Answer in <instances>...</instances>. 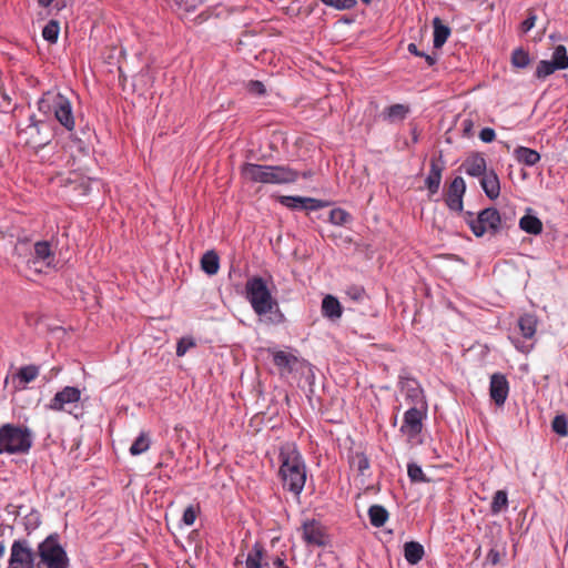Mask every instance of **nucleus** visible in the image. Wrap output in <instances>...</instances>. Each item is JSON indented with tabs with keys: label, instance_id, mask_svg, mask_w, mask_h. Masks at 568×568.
Segmentation results:
<instances>
[{
	"label": "nucleus",
	"instance_id": "f257e3e1",
	"mask_svg": "<svg viewBox=\"0 0 568 568\" xmlns=\"http://www.w3.org/2000/svg\"><path fill=\"white\" fill-rule=\"evenodd\" d=\"M280 477L283 488L300 497L306 483V466L303 456L293 444L280 449Z\"/></svg>",
	"mask_w": 568,
	"mask_h": 568
},
{
	"label": "nucleus",
	"instance_id": "f03ea898",
	"mask_svg": "<svg viewBox=\"0 0 568 568\" xmlns=\"http://www.w3.org/2000/svg\"><path fill=\"white\" fill-rule=\"evenodd\" d=\"M241 174L253 183L291 184L297 181L300 173L288 165H267L246 162Z\"/></svg>",
	"mask_w": 568,
	"mask_h": 568
},
{
	"label": "nucleus",
	"instance_id": "7ed1b4c3",
	"mask_svg": "<svg viewBox=\"0 0 568 568\" xmlns=\"http://www.w3.org/2000/svg\"><path fill=\"white\" fill-rule=\"evenodd\" d=\"M38 110L45 116L53 118L68 131L75 128V119L71 101L55 90L44 92L38 101Z\"/></svg>",
	"mask_w": 568,
	"mask_h": 568
},
{
	"label": "nucleus",
	"instance_id": "20e7f679",
	"mask_svg": "<svg viewBox=\"0 0 568 568\" xmlns=\"http://www.w3.org/2000/svg\"><path fill=\"white\" fill-rule=\"evenodd\" d=\"M245 293L255 314L264 316L275 310V314L278 316L277 322L280 323L284 320V316L278 308V304L276 300L273 298L263 277L254 276L247 280L245 284Z\"/></svg>",
	"mask_w": 568,
	"mask_h": 568
},
{
	"label": "nucleus",
	"instance_id": "39448f33",
	"mask_svg": "<svg viewBox=\"0 0 568 568\" xmlns=\"http://www.w3.org/2000/svg\"><path fill=\"white\" fill-rule=\"evenodd\" d=\"M33 445V434L30 428L14 424L0 426V455H24Z\"/></svg>",
	"mask_w": 568,
	"mask_h": 568
},
{
	"label": "nucleus",
	"instance_id": "423d86ee",
	"mask_svg": "<svg viewBox=\"0 0 568 568\" xmlns=\"http://www.w3.org/2000/svg\"><path fill=\"white\" fill-rule=\"evenodd\" d=\"M39 562L37 568H69L67 551L59 541L57 534L49 535L38 545Z\"/></svg>",
	"mask_w": 568,
	"mask_h": 568
},
{
	"label": "nucleus",
	"instance_id": "0eeeda50",
	"mask_svg": "<svg viewBox=\"0 0 568 568\" xmlns=\"http://www.w3.org/2000/svg\"><path fill=\"white\" fill-rule=\"evenodd\" d=\"M51 138V125L47 121L37 120L34 115H31L29 123L19 130L20 141L33 149L45 146Z\"/></svg>",
	"mask_w": 568,
	"mask_h": 568
},
{
	"label": "nucleus",
	"instance_id": "6e6552de",
	"mask_svg": "<svg viewBox=\"0 0 568 568\" xmlns=\"http://www.w3.org/2000/svg\"><path fill=\"white\" fill-rule=\"evenodd\" d=\"M466 215V222L477 237H481L488 231L496 234L501 229V216L495 207L481 210L476 217L471 212H467Z\"/></svg>",
	"mask_w": 568,
	"mask_h": 568
},
{
	"label": "nucleus",
	"instance_id": "1a4fd4ad",
	"mask_svg": "<svg viewBox=\"0 0 568 568\" xmlns=\"http://www.w3.org/2000/svg\"><path fill=\"white\" fill-rule=\"evenodd\" d=\"M427 406H412L404 413L399 432L413 442L423 430V422L426 418Z\"/></svg>",
	"mask_w": 568,
	"mask_h": 568
},
{
	"label": "nucleus",
	"instance_id": "9d476101",
	"mask_svg": "<svg viewBox=\"0 0 568 568\" xmlns=\"http://www.w3.org/2000/svg\"><path fill=\"white\" fill-rule=\"evenodd\" d=\"M7 568H37L34 552L27 540L18 539L12 542Z\"/></svg>",
	"mask_w": 568,
	"mask_h": 568
},
{
	"label": "nucleus",
	"instance_id": "9b49d317",
	"mask_svg": "<svg viewBox=\"0 0 568 568\" xmlns=\"http://www.w3.org/2000/svg\"><path fill=\"white\" fill-rule=\"evenodd\" d=\"M398 387L405 399L413 406H427L424 390L416 378L400 374Z\"/></svg>",
	"mask_w": 568,
	"mask_h": 568
},
{
	"label": "nucleus",
	"instance_id": "f8f14e48",
	"mask_svg": "<svg viewBox=\"0 0 568 568\" xmlns=\"http://www.w3.org/2000/svg\"><path fill=\"white\" fill-rule=\"evenodd\" d=\"M81 399V390L74 386H65L55 393L48 404V408L54 412H70L69 407L77 405Z\"/></svg>",
	"mask_w": 568,
	"mask_h": 568
},
{
	"label": "nucleus",
	"instance_id": "ddd939ff",
	"mask_svg": "<svg viewBox=\"0 0 568 568\" xmlns=\"http://www.w3.org/2000/svg\"><path fill=\"white\" fill-rule=\"evenodd\" d=\"M53 254L49 242L40 241L34 244L33 253L27 261L28 267L38 273H41L44 267L53 265Z\"/></svg>",
	"mask_w": 568,
	"mask_h": 568
},
{
	"label": "nucleus",
	"instance_id": "4468645a",
	"mask_svg": "<svg viewBox=\"0 0 568 568\" xmlns=\"http://www.w3.org/2000/svg\"><path fill=\"white\" fill-rule=\"evenodd\" d=\"M278 202L283 206L296 211H317L328 205L327 202L318 199L297 195H281Z\"/></svg>",
	"mask_w": 568,
	"mask_h": 568
},
{
	"label": "nucleus",
	"instance_id": "2eb2a0df",
	"mask_svg": "<svg viewBox=\"0 0 568 568\" xmlns=\"http://www.w3.org/2000/svg\"><path fill=\"white\" fill-rule=\"evenodd\" d=\"M466 192V183L462 176H456L450 182L447 194L446 205L450 211L462 212L463 211V197Z\"/></svg>",
	"mask_w": 568,
	"mask_h": 568
},
{
	"label": "nucleus",
	"instance_id": "dca6fc26",
	"mask_svg": "<svg viewBox=\"0 0 568 568\" xmlns=\"http://www.w3.org/2000/svg\"><path fill=\"white\" fill-rule=\"evenodd\" d=\"M302 536L307 545L324 546L326 544V535L323 525L315 520H305L302 525Z\"/></svg>",
	"mask_w": 568,
	"mask_h": 568
},
{
	"label": "nucleus",
	"instance_id": "f3484780",
	"mask_svg": "<svg viewBox=\"0 0 568 568\" xmlns=\"http://www.w3.org/2000/svg\"><path fill=\"white\" fill-rule=\"evenodd\" d=\"M509 383L504 374L495 373L490 376L489 395L497 406H503L508 397Z\"/></svg>",
	"mask_w": 568,
	"mask_h": 568
},
{
	"label": "nucleus",
	"instance_id": "a211bd4d",
	"mask_svg": "<svg viewBox=\"0 0 568 568\" xmlns=\"http://www.w3.org/2000/svg\"><path fill=\"white\" fill-rule=\"evenodd\" d=\"M445 169V162L443 160V155L440 154L438 159H432L429 164V172L425 179V185L430 195H434L438 192L442 182V173Z\"/></svg>",
	"mask_w": 568,
	"mask_h": 568
},
{
	"label": "nucleus",
	"instance_id": "6ab92c4d",
	"mask_svg": "<svg viewBox=\"0 0 568 568\" xmlns=\"http://www.w3.org/2000/svg\"><path fill=\"white\" fill-rule=\"evenodd\" d=\"M460 168L467 175L480 178L487 172V162L481 153L475 152L466 158Z\"/></svg>",
	"mask_w": 568,
	"mask_h": 568
},
{
	"label": "nucleus",
	"instance_id": "aec40b11",
	"mask_svg": "<svg viewBox=\"0 0 568 568\" xmlns=\"http://www.w3.org/2000/svg\"><path fill=\"white\" fill-rule=\"evenodd\" d=\"M268 352L282 375L291 374L294 371L298 359L293 353L278 349H268Z\"/></svg>",
	"mask_w": 568,
	"mask_h": 568
},
{
	"label": "nucleus",
	"instance_id": "412c9836",
	"mask_svg": "<svg viewBox=\"0 0 568 568\" xmlns=\"http://www.w3.org/2000/svg\"><path fill=\"white\" fill-rule=\"evenodd\" d=\"M480 186L485 195L490 200H496L500 194L499 178L494 170H489L480 176Z\"/></svg>",
	"mask_w": 568,
	"mask_h": 568
},
{
	"label": "nucleus",
	"instance_id": "4be33fe9",
	"mask_svg": "<svg viewBox=\"0 0 568 568\" xmlns=\"http://www.w3.org/2000/svg\"><path fill=\"white\" fill-rule=\"evenodd\" d=\"M515 159L527 166H534L540 161V154L527 146H517L514 151Z\"/></svg>",
	"mask_w": 568,
	"mask_h": 568
},
{
	"label": "nucleus",
	"instance_id": "5701e85b",
	"mask_svg": "<svg viewBox=\"0 0 568 568\" xmlns=\"http://www.w3.org/2000/svg\"><path fill=\"white\" fill-rule=\"evenodd\" d=\"M322 314L329 320L339 318L342 316L339 301L332 295H326L322 301Z\"/></svg>",
	"mask_w": 568,
	"mask_h": 568
},
{
	"label": "nucleus",
	"instance_id": "b1692460",
	"mask_svg": "<svg viewBox=\"0 0 568 568\" xmlns=\"http://www.w3.org/2000/svg\"><path fill=\"white\" fill-rule=\"evenodd\" d=\"M425 550L417 541H407L404 545V557L409 565H417L424 557Z\"/></svg>",
	"mask_w": 568,
	"mask_h": 568
},
{
	"label": "nucleus",
	"instance_id": "393cba45",
	"mask_svg": "<svg viewBox=\"0 0 568 568\" xmlns=\"http://www.w3.org/2000/svg\"><path fill=\"white\" fill-rule=\"evenodd\" d=\"M433 27H434L433 44H434V48L439 49L445 44V42L449 38L450 28L448 26L444 24L438 17L434 18Z\"/></svg>",
	"mask_w": 568,
	"mask_h": 568
},
{
	"label": "nucleus",
	"instance_id": "a878e982",
	"mask_svg": "<svg viewBox=\"0 0 568 568\" xmlns=\"http://www.w3.org/2000/svg\"><path fill=\"white\" fill-rule=\"evenodd\" d=\"M349 464L357 471L358 476L366 478L369 475L371 463L364 453L357 452L353 454L349 458Z\"/></svg>",
	"mask_w": 568,
	"mask_h": 568
},
{
	"label": "nucleus",
	"instance_id": "bb28decb",
	"mask_svg": "<svg viewBox=\"0 0 568 568\" xmlns=\"http://www.w3.org/2000/svg\"><path fill=\"white\" fill-rule=\"evenodd\" d=\"M518 327L525 338H532L537 328V318L532 314H524L518 320Z\"/></svg>",
	"mask_w": 568,
	"mask_h": 568
},
{
	"label": "nucleus",
	"instance_id": "cd10ccee",
	"mask_svg": "<svg viewBox=\"0 0 568 568\" xmlns=\"http://www.w3.org/2000/svg\"><path fill=\"white\" fill-rule=\"evenodd\" d=\"M368 517L371 525L379 528L386 524L388 520L389 514L384 506L381 505H372L368 508Z\"/></svg>",
	"mask_w": 568,
	"mask_h": 568
},
{
	"label": "nucleus",
	"instance_id": "c85d7f7f",
	"mask_svg": "<svg viewBox=\"0 0 568 568\" xmlns=\"http://www.w3.org/2000/svg\"><path fill=\"white\" fill-rule=\"evenodd\" d=\"M519 227L528 234L538 235L542 231V223L537 216L526 214L519 220Z\"/></svg>",
	"mask_w": 568,
	"mask_h": 568
},
{
	"label": "nucleus",
	"instance_id": "c756f323",
	"mask_svg": "<svg viewBox=\"0 0 568 568\" xmlns=\"http://www.w3.org/2000/svg\"><path fill=\"white\" fill-rule=\"evenodd\" d=\"M201 267L207 275H215L220 268V258L214 251H207L201 258Z\"/></svg>",
	"mask_w": 568,
	"mask_h": 568
},
{
	"label": "nucleus",
	"instance_id": "7c9ffc66",
	"mask_svg": "<svg viewBox=\"0 0 568 568\" xmlns=\"http://www.w3.org/2000/svg\"><path fill=\"white\" fill-rule=\"evenodd\" d=\"M264 557V548L260 542H255L252 547V550L247 554L245 558V567L244 568H262V560Z\"/></svg>",
	"mask_w": 568,
	"mask_h": 568
},
{
	"label": "nucleus",
	"instance_id": "2f4dec72",
	"mask_svg": "<svg viewBox=\"0 0 568 568\" xmlns=\"http://www.w3.org/2000/svg\"><path fill=\"white\" fill-rule=\"evenodd\" d=\"M409 112V108L405 104H393L384 110V119L389 122H396L404 120Z\"/></svg>",
	"mask_w": 568,
	"mask_h": 568
},
{
	"label": "nucleus",
	"instance_id": "473e14b6",
	"mask_svg": "<svg viewBox=\"0 0 568 568\" xmlns=\"http://www.w3.org/2000/svg\"><path fill=\"white\" fill-rule=\"evenodd\" d=\"M151 439L148 433L141 432L132 443L129 452L132 456H139L150 449Z\"/></svg>",
	"mask_w": 568,
	"mask_h": 568
},
{
	"label": "nucleus",
	"instance_id": "72a5a7b5",
	"mask_svg": "<svg viewBox=\"0 0 568 568\" xmlns=\"http://www.w3.org/2000/svg\"><path fill=\"white\" fill-rule=\"evenodd\" d=\"M39 375V367L36 365H27L21 367L18 373L16 374V377L19 378L20 384L27 385L34 381Z\"/></svg>",
	"mask_w": 568,
	"mask_h": 568
},
{
	"label": "nucleus",
	"instance_id": "f704fd0d",
	"mask_svg": "<svg viewBox=\"0 0 568 568\" xmlns=\"http://www.w3.org/2000/svg\"><path fill=\"white\" fill-rule=\"evenodd\" d=\"M551 62L558 70L568 69V53L565 45L559 44L555 48Z\"/></svg>",
	"mask_w": 568,
	"mask_h": 568
},
{
	"label": "nucleus",
	"instance_id": "c9c22d12",
	"mask_svg": "<svg viewBox=\"0 0 568 568\" xmlns=\"http://www.w3.org/2000/svg\"><path fill=\"white\" fill-rule=\"evenodd\" d=\"M41 524V515L40 513L31 508L27 514L23 515V526L28 534L36 530Z\"/></svg>",
	"mask_w": 568,
	"mask_h": 568
},
{
	"label": "nucleus",
	"instance_id": "e433bc0d",
	"mask_svg": "<svg viewBox=\"0 0 568 568\" xmlns=\"http://www.w3.org/2000/svg\"><path fill=\"white\" fill-rule=\"evenodd\" d=\"M530 63L529 53L523 48H517L511 53V64L517 69H525Z\"/></svg>",
	"mask_w": 568,
	"mask_h": 568
},
{
	"label": "nucleus",
	"instance_id": "4c0bfd02",
	"mask_svg": "<svg viewBox=\"0 0 568 568\" xmlns=\"http://www.w3.org/2000/svg\"><path fill=\"white\" fill-rule=\"evenodd\" d=\"M508 506V496L505 490H497L493 497L490 510L494 515L499 514L504 508Z\"/></svg>",
	"mask_w": 568,
	"mask_h": 568
},
{
	"label": "nucleus",
	"instance_id": "58836bf2",
	"mask_svg": "<svg viewBox=\"0 0 568 568\" xmlns=\"http://www.w3.org/2000/svg\"><path fill=\"white\" fill-rule=\"evenodd\" d=\"M60 32V26L59 22L55 20L49 21L43 30H42V37L45 41L50 43H55L59 37Z\"/></svg>",
	"mask_w": 568,
	"mask_h": 568
},
{
	"label": "nucleus",
	"instance_id": "ea45409f",
	"mask_svg": "<svg viewBox=\"0 0 568 568\" xmlns=\"http://www.w3.org/2000/svg\"><path fill=\"white\" fill-rule=\"evenodd\" d=\"M556 70H558V69L551 61L541 60L537 64L535 75L537 79H545L548 75L552 74Z\"/></svg>",
	"mask_w": 568,
	"mask_h": 568
},
{
	"label": "nucleus",
	"instance_id": "a19ab883",
	"mask_svg": "<svg viewBox=\"0 0 568 568\" xmlns=\"http://www.w3.org/2000/svg\"><path fill=\"white\" fill-rule=\"evenodd\" d=\"M552 430L559 436L566 437L568 435V420L565 415H557L551 422Z\"/></svg>",
	"mask_w": 568,
	"mask_h": 568
},
{
	"label": "nucleus",
	"instance_id": "79ce46f5",
	"mask_svg": "<svg viewBox=\"0 0 568 568\" xmlns=\"http://www.w3.org/2000/svg\"><path fill=\"white\" fill-rule=\"evenodd\" d=\"M407 474L412 481L414 483H426L428 479L426 478L422 467L415 463H410L407 466Z\"/></svg>",
	"mask_w": 568,
	"mask_h": 568
},
{
	"label": "nucleus",
	"instance_id": "37998d69",
	"mask_svg": "<svg viewBox=\"0 0 568 568\" xmlns=\"http://www.w3.org/2000/svg\"><path fill=\"white\" fill-rule=\"evenodd\" d=\"M351 220V215L343 209H333L329 212V222L334 225H344Z\"/></svg>",
	"mask_w": 568,
	"mask_h": 568
},
{
	"label": "nucleus",
	"instance_id": "c03bdc74",
	"mask_svg": "<svg viewBox=\"0 0 568 568\" xmlns=\"http://www.w3.org/2000/svg\"><path fill=\"white\" fill-rule=\"evenodd\" d=\"M196 345L195 341L191 336L182 337L178 341L176 344V356H184L189 349L193 348Z\"/></svg>",
	"mask_w": 568,
	"mask_h": 568
},
{
	"label": "nucleus",
	"instance_id": "a18cd8bd",
	"mask_svg": "<svg viewBox=\"0 0 568 568\" xmlns=\"http://www.w3.org/2000/svg\"><path fill=\"white\" fill-rule=\"evenodd\" d=\"M324 4L332 7L336 10H349L353 9L357 1L356 0H321Z\"/></svg>",
	"mask_w": 568,
	"mask_h": 568
},
{
	"label": "nucleus",
	"instance_id": "49530a36",
	"mask_svg": "<svg viewBox=\"0 0 568 568\" xmlns=\"http://www.w3.org/2000/svg\"><path fill=\"white\" fill-rule=\"evenodd\" d=\"M346 295L356 302L363 301L365 297V290L358 285H352L346 288Z\"/></svg>",
	"mask_w": 568,
	"mask_h": 568
},
{
	"label": "nucleus",
	"instance_id": "de8ad7c7",
	"mask_svg": "<svg viewBox=\"0 0 568 568\" xmlns=\"http://www.w3.org/2000/svg\"><path fill=\"white\" fill-rule=\"evenodd\" d=\"M504 555H505L504 551L493 547V548H490V550L488 551V554L486 556V562H488L493 566L498 565Z\"/></svg>",
	"mask_w": 568,
	"mask_h": 568
},
{
	"label": "nucleus",
	"instance_id": "09e8293b",
	"mask_svg": "<svg viewBox=\"0 0 568 568\" xmlns=\"http://www.w3.org/2000/svg\"><path fill=\"white\" fill-rule=\"evenodd\" d=\"M195 519H196V509L194 508V506L191 505L184 509L183 516H182V521L186 526H192L195 523Z\"/></svg>",
	"mask_w": 568,
	"mask_h": 568
},
{
	"label": "nucleus",
	"instance_id": "8fccbe9b",
	"mask_svg": "<svg viewBox=\"0 0 568 568\" xmlns=\"http://www.w3.org/2000/svg\"><path fill=\"white\" fill-rule=\"evenodd\" d=\"M496 133L495 130L491 128H484L479 132V139L485 143H490L495 140Z\"/></svg>",
	"mask_w": 568,
	"mask_h": 568
},
{
	"label": "nucleus",
	"instance_id": "3c124183",
	"mask_svg": "<svg viewBox=\"0 0 568 568\" xmlns=\"http://www.w3.org/2000/svg\"><path fill=\"white\" fill-rule=\"evenodd\" d=\"M536 20V14L534 12H529L528 17L521 23V31L525 33L530 31L535 27Z\"/></svg>",
	"mask_w": 568,
	"mask_h": 568
},
{
	"label": "nucleus",
	"instance_id": "603ef678",
	"mask_svg": "<svg viewBox=\"0 0 568 568\" xmlns=\"http://www.w3.org/2000/svg\"><path fill=\"white\" fill-rule=\"evenodd\" d=\"M248 91L255 95H263L265 93V87L260 81H251L248 83Z\"/></svg>",
	"mask_w": 568,
	"mask_h": 568
},
{
	"label": "nucleus",
	"instance_id": "864d4df0",
	"mask_svg": "<svg viewBox=\"0 0 568 568\" xmlns=\"http://www.w3.org/2000/svg\"><path fill=\"white\" fill-rule=\"evenodd\" d=\"M511 339V343L514 344V346L521 353H529L531 349H532V344H524L521 343L519 339L515 338V337H510Z\"/></svg>",
	"mask_w": 568,
	"mask_h": 568
},
{
	"label": "nucleus",
	"instance_id": "5fc2aeb1",
	"mask_svg": "<svg viewBox=\"0 0 568 568\" xmlns=\"http://www.w3.org/2000/svg\"><path fill=\"white\" fill-rule=\"evenodd\" d=\"M407 50L409 53H412L416 57L424 55V52H420L415 43H409L407 47Z\"/></svg>",
	"mask_w": 568,
	"mask_h": 568
},
{
	"label": "nucleus",
	"instance_id": "6e6d98bb",
	"mask_svg": "<svg viewBox=\"0 0 568 568\" xmlns=\"http://www.w3.org/2000/svg\"><path fill=\"white\" fill-rule=\"evenodd\" d=\"M273 565L276 567V568H287L286 564H285V560L283 558H280L277 557L274 561H273Z\"/></svg>",
	"mask_w": 568,
	"mask_h": 568
},
{
	"label": "nucleus",
	"instance_id": "4d7b16f0",
	"mask_svg": "<svg viewBox=\"0 0 568 568\" xmlns=\"http://www.w3.org/2000/svg\"><path fill=\"white\" fill-rule=\"evenodd\" d=\"M423 58H425L426 62L428 65H434L436 63V58L435 57H432L429 54H426L424 53V55H422Z\"/></svg>",
	"mask_w": 568,
	"mask_h": 568
},
{
	"label": "nucleus",
	"instance_id": "13d9d810",
	"mask_svg": "<svg viewBox=\"0 0 568 568\" xmlns=\"http://www.w3.org/2000/svg\"><path fill=\"white\" fill-rule=\"evenodd\" d=\"M463 126H464V132H465V133H468V132H470V130H471L473 123H471V121H470V120H465V121L463 122Z\"/></svg>",
	"mask_w": 568,
	"mask_h": 568
},
{
	"label": "nucleus",
	"instance_id": "bf43d9fd",
	"mask_svg": "<svg viewBox=\"0 0 568 568\" xmlns=\"http://www.w3.org/2000/svg\"><path fill=\"white\" fill-rule=\"evenodd\" d=\"M52 2L53 0H38L39 6L42 8H48Z\"/></svg>",
	"mask_w": 568,
	"mask_h": 568
},
{
	"label": "nucleus",
	"instance_id": "052dcab7",
	"mask_svg": "<svg viewBox=\"0 0 568 568\" xmlns=\"http://www.w3.org/2000/svg\"><path fill=\"white\" fill-rule=\"evenodd\" d=\"M16 508V506H13ZM22 506H19L17 507V510L13 511V514H16L17 516H21L22 515Z\"/></svg>",
	"mask_w": 568,
	"mask_h": 568
},
{
	"label": "nucleus",
	"instance_id": "680f3d73",
	"mask_svg": "<svg viewBox=\"0 0 568 568\" xmlns=\"http://www.w3.org/2000/svg\"><path fill=\"white\" fill-rule=\"evenodd\" d=\"M4 549L3 542H0V558L4 555Z\"/></svg>",
	"mask_w": 568,
	"mask_h": 568
},
{
	"label": "nucleus",
	"instance_id": "e2e57ef3",
	"mask_svg": "<svg viewBox=\"0 0 568 568\" xmlns=\"http://www.w3.org/2000/svg\"><path fill=\"white\" fill-rule=\"evenodd\" d=\"M240 562H242V560H241L240 556H237V557L235 558V564H240Z\"/></svg>",
	"mask_w": 568,
	"mask_h": 568
},
{
	"label": "nucleus",
	"instance_id": "0e129e2a",
	"mask_svg": "<svg viewBox=\"0 0 568 568\" xmlns=\"http://www.w3.org/2000/svg\"><path fill=\"white\" fill-rule=\"evenodd\" d=\"M413 140H414L415 142H417V140H418L417 134H416L415 132H414V135H413Z\"/></svg>",
	"mask_w": 568,
	"mask_h": 568
},
{
	"label": "nucleus",
	"instance_id": "69168bd1",
	"mask_svg": "<svg viewBox=\"0 0 568 568\" xmlns=\"http://www.w3.org/2000/svg\"><path fill=\"white\" fill-rule=\"evenodd\" d=\"M364 3L368 4L371 0H362Z\"/></svg>",
	"mask_w": 568,
	"mask_h": 568
}]
</instances>
